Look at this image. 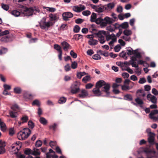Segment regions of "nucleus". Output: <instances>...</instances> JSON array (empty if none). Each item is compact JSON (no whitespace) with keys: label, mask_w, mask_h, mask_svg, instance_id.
Instances as JSON below:
<instances>
[{"label":"nucleus","mask_w":158,"mask_h":158,"mask_svg":"<svg viewBox=\"0 0 158 158\" xmlns=\"http://www.w3.org/2000/svg\"><path fill=\"white\" fill-rule=\"evenodd\" d=\"M95 87L100 89L102 87V91L105 92L106 94L104 96H109L110 94L109 90L110 88V84L106 83L104 80H101L98 81L96 84Z\"/></svg>","instance_id":"1"},{"label":"nucleus","mask_w":158,"mask_h":158,"mask_svg":"<svg viewBox=\"0 0 158 158\" xmlns=\"http://www.w3.org/2000/svg\"><path fill=\"white\" fill-rule=\"evenodd\" d=\"M40 11V10L38 7L34 6L27 8L24 12V14L25 16L28 17L32 16L33 13L35 14L37 13H39Z\"/></svg>","instance_id":"2"},{"label":"nucleus","mask_w":158,"mask_h":158,"mask_svg":"<svg viewBox=\"0 0 158 158\" xmlns=\"http://www.w3.org/2000/svg\"><path fill=\"white\" fill-rule=\"evenodd\" d=\"M31 132L28 128H24L23 131H19L17 135L18 138H27Z\"/></svg>","instance_id":"3"},{"label":"nucleus","mask_w":158,"mask_h":158,"mask_svg":"<svg viewBox=\"0 0 158 158\" xmlns=\"http://www.w3.org/2000/svg\"><path fill=\"white\" fill-rule=\"evenodd\" d=\"M40 24L41 28L42 29H44L46 30H48V27L50 26V21L46 22L45 19H43V20L41 21Z\"/></svg>","instance_id":"4"},{"label":"nucleus","mask_w":158,"mask_h":158,"mask_svg":"<svg viewBox=\"0 0 158 158\" xmlns=\"http://www.w3.org/2000/svg\"><path fill=\"white\" fill-rule=\"evenodd\" d=\"M158 114V110H152L149 115V118L152 119L154 121L158 120V115L156 116L154 115Z\"/></svg>","instance_id":"5"},{"label":"nucleus","mask_w":158,"mask_h":158,"mask_svg":"<svg viewBox=\"0 0 158 158\" xmlns=\"http://www.w3.org/2000/svg\"><path fill=\"white\" fill-rule=\"evenodd\" d=\"M73 10L76 12H80L85 9V7L83 5L74 6L73 7Z\"/></svg>","instance_id":"6"},{"label":"nucleus","mask_w":158,"mask_h":158,"mask_svg":"<svg viewBox=\"0 0 158 158\" xmlns=\"http://www.w3.org/2000/svg\"><path fill=\"white\" fill-rule=\"evenodd\" d=\"M92 92L93 94H94L93 96H96V97H100V96H103L104 95H102V90L101 91L100 89L95 87V88H94L92 90ZM104 95V96H105Z\"/></svg>","instance_id":"7"},{"label":"nucleus","mask_w":158,"mask_h":158,"mask_svg":"<svg viewBox=\"0 0 158 158\" xmlns=\"http://www.w3.org/2000/svg\"><path fill=\"white\" fill-rule=\"evenodd\" d=\"M71 92L73 94H75L78 92L80 90L79 86L77 83L73 84L71 87Z\"/></svg>","instance_id":"8"},{"label":"nucleus","mask_w":158,"mask_h":158,"mask_svg":"<svg viewBox=\"0 0 158 158\" xmlns=\"http://www.w3.org/2000/svg\"><path fill=\"white\" fill-rule=\"evenodd\" d=\"M73 14L70 12H64L62 14L63 19L65 21L69 20V19L73 17Z\"/></svg>","instance_id":"9"},{"label":"nucleus","mask_w":158,"mask_h":158,"mask_svg":"<svg viewBox=\"0 0 158 158\" xmlns=\"http://www.w3.org/2000/svg\"><path fill=\"white\" fill-rule=\"evenodd\" d=\"M54 48L59 53L58 58L59 60H62V54L61 47L58 44H55L54 45Z\"/></svg>","instance_id":"10"},{"label":"nucleus","mask_w":158,"mask_h":158,"mask_svg":"<svg viewBox=\"0 0 158 158\" xmlns=\"http://www.w3.org/2000/svg\"><path fill=\"white\" fill-rule=\"evenodd\" d=\"M114 20L111 18L108 17H106L103 19L102 22V26H105L107 24H110L113 22Z\"/></svg>","instance_id":"11"},{"label":"nucleus","mask_w":158,"mask_h":158,"mask_svg":"<svg viewBox=\"0 0 158 158\" xmlns=\"http://www.w3.org/2000/svg\"><path fill=\"white\" fill-rule=\"evenodd\" d=\"M104 6L105 10L110 11L114 7L115 4L114 2H110Z\"/></svg>","instance_id":"12"},{"label":"nucleus","mask_w":158,"mask_h":158,"mask_svg":"<svg viewBox=\"0 0 158 158\" xmlns=\"http://www.w3.org/2000/svg\"><path fill=\"white\" fill-rule=\"evenodd\" d=\"M99 38L105 37L106 35L108 34V32L106 31H100L97 33L95 34Z\"/></svg>","instance_id":"13"},{"label":"nucleus","mask_w":158,"mask_h":158,"mask_svg":"<svg viewBox=\"0 0 158 158\" xmlns=\"http://www.w3.org/2000/svg\"><path fill=\"white\" fill-rule=\"evenodd\" d=\"M88 95V91L84 89H82L81 91V93L78 95V96L81 98H83L87 97Z\"/></svg>","instance_id":"14"},{"label":"nucleus","mask_w":158,"mask_h":158,"mask_svg":"<svg viewBox=\"0 0 158 158\" xmlns=\"http://www.w3.org/2000/svg\"><path fill=\"white\" fill-rule=\"evenodd\" d=\"M40 152L39 151V149L34 148L32 151L31 155L34 156H38L40 155Z\"/></svg>","instance_id":"15"},{"label":"nucleus","mask_w":158,"mask_h":158,"mask_svg":"<svg viewBox=\"0 0 158 158\" xmlns=\"http://www.w3.org/2000/svg\"><path fill=\"white\" fill-rule=\"evenodd\" d=\"M63 46V49L65 51H67L70 46V45L65 41H63L61 43Z\"/></svg>","instance_id":"16"},{"label":"nucleus","mask_w":158,"mask_h":158,"mask_svg":"<svg viewBox=\"0 0 158 158\" xmlns=\"http://www.w3.org/2000/svg\"><path fill=\"white\" fill-rule=\"evenodd\" d=\"M89 45L91 46H94L97 45L98 43V41L93 39L89 40L88 41Z\"/></svg>","instance_id":"17"},{"label":"nucleus","mask_w":158,"mask_h":158,"mask_svg":"<svg viewBox=\"0 0 158 158\" xmlns=\"http://www.w3.org/2000/svg\"><path fill=\"white\" fill-rule=\"evenodd\" d=\"M139 50V49L137 48L134 50L133 55L135 57L138 58H141V56L140 53L138 51V50Z\"/></svg>","instance_id":"18"},{"label":"nucleus","mask_w":158,"mask_h":158,"mask_svg":"<svg viewBox=\"0 0 158 158\" xmlns=\"http://www.w3.org/2000/svg\"><path fill=\"white\" fill-rule=\"evenodd\" d=\"M40 123L44 125L47 124L48 123V121L44 117H40L39 120Z\"/></svg>","instance_id":"19"},{"label":"nucleus","mask_w":158,"mask_h":158,"mask_svg":"<svg viewBox=\"0 0 158 158\" xmlns=\"http://www.w3.org/2000/svg\"><path fill=\"white\" fill-rule=\"evenodd\" d=\"M105 10L104 9V6L103 5L101 7L98 6L96 12L98 13L103 12Z\"/></svg>","instance_id":"20"},{"label":"nucleus","mask_w":158,"mask_h":158,"mask_svg":"<svg viewBox=\"0 0 158 158\" xmlns=\"http://www.w3.org/2000/svg\"><path fill=\"white\" fill-rule=\"evenodd\" d=\"M9 113L10 117L13 118H16L18 115V113L17 112L12 111H10Z\"/></svg>","instance_id":"21"},{"label":"nucleus","mask_w":158,"mask_h":158,"mask_svg":"<svg viewBox=\"0 0 158 158\" xmlns=\"http://www.w3.org/2000/svg\"><path fill=\"white\" fill-rule=\"evenodd\" d=\"M97 19V15L94 13H93L90 16V21L92 22H94Z\"/></svg>","instance_id":"22"},{"label":"nucleus","mask_w":158,"mask_h":158,"mask_svg":"<svg viewBox=\"0 0 158 158\" xmlns=\"http://www.w3.org/2000/svg\"><path fill=\"white\" fill-rule=\"evenodd\" d=\"M123 34L124 35L130 36L132 34V32L130 30L126 29L123 31Z\"/></svg>","instance_id":"23"},{"label":"nucleus","mask_w":158,"mask_h":158,"mask_svg":"<svg viewBox=\"0 0 158 158\" xmlns=\"http://www.w3.org/2000/svg\"><path fill=\"white\" fill-rule=\"evenodd\" d=\"M97 53H100L101 54L103 55L105 57H107L109 55V53L108 52H106V51L103 52L100 50H98Z\"/></svg>","instance_id":"24"},{"label":"nucleus","mask_w":158,"mask_h":158,"mask_svg":"<svg viewBox=\"0 0 158 158\" xmlns=\"http://www.w3.org/2000/svg\"><path fill=\"white\" fill-rule=\"evenodd\" d=\"M103 21V19H102L101 17H99L96 19L94 22H95L97 24H101V25L102 26Z\"/></svg>","instance_id":"25"},{"label":"nucleus","mask_w":158,"mask_h":158,"mask_svg":"<svg viewBox=\"0 0 158 158\" xmlns=\"http://www.w3.org/2000/svg\"><path fill=\"white\" fill-rule=\"evenodd\" d=\"M139 93H140V94H139L140 97L143 98L145 96V94L143 89H140L137 90V93L138 94Z\"/></svg>","instance_id":"26"},{"label":"nucleus","mask_w":158,"mask_h":158,"mask_svg":"<svg viewBox=\"0 0 158 158\" xmlns=\"http://www.w3.org/2000/svg\"><path fill=\"white\" fill-rule=\"evenodd\" d=\"M132 96L129 94H127L124 96V99L129 101H131L132 100Z\"/></svg>","instance_id":"27"},{"label":"nucleus","mask_w":158,"mask_h":158,"mask_svg":"<svg viewBox=\"0 0 158 158\" xmlns=\"http://www.w3.org/2000/svg\"><path fill=\"white\" fill-rule=\"evenodd\" d=\"M119 56L125 60H127V57L126 56V52L124 51H123L120 53L119 54Z\"/></svg>","instance_id":"28"},{"label":"nucleus","mask_w":158,"mask_h":158,"mask_svg":"<svg viewBox=\"0 0 158 158\" xmlns=\"http://www.w3.org/2000/svg\"><path fill=\"white\" fill-rule=\"evenodd\" d=\"M121 28L123 29H126L128 27V23L127 22H125L122 23L120 24Z\"/></svg>","instance_id":"29"},{"label":"nucleus","mask_w":158,"mask_h":158,"mask_svg":"<svg viewBox=\"0 0 158 158\" xmlns=\"http://www.w3.org/2000/svg\"><path fill=\"white\" fill-rule=\"evenodd\" d=\"M32 152V150L29 148H26L24 150V153L25 155H28V156L30 154L31 155Z\"/></svg>","instance_id":"30"},{"label":"nucleus","mask_w":158,"mask_h":158,"mask_svg":"<svg viewBox=\"0 0 158 158\" xmlns=\"http://www.w3.org/2000/svg\"><path fill=\"white\" fill-rule=\"evenodd\" d=\"M134 50L131 47H128L127 49V53L128 55H133Z\"/></svg>","instance_id":"31"},{"label":"nucleus","mask_w":158,"mask_h":158,"mask_svg":"<svg viewBox=\"0 0 158 158\" xmlns=\"http://www.w3.org/2000/svg\"><path fill=\"white\" fill-rule=\"evenodd\" d=\"M121 38L123 39L124 40L126 41L129 42L131 40V37L130 36H126L124 35L121 37Z\"/></svg>","instance_id":"32"},{"label":"nucleus","mask_w":158,"mask_h":158,"mask_svg":"<svg viewBox=\"0 0 158 158\" xmlns=\"http://www.w3.org/2000/svg\"><path fill=\"white\" fill-rule=\"evenodd\" d=\"M28 120V117L26 115L23 116L21 118V120L22 121V123H26Z\"/></svg>","instance_id":"33"},{"label":"nucleus","mask_w":158,"mask_h":158,"mask_svg":"<svg viewBox=\"0 0 158 158\" xmlns=\"http://www.w3.org/2000/svg\"><path fill=\"white\" fill-rule=\"evenodd\" d=\"M86 73L85 72H79L77 73V76L78 78L80 79Z\"/></svg>","instance_id":"34"},{"label":"nucleus","mask_w":158,"mask_h":158,"mask_svg":"<svg viewBox=\"0 0 158 158\" xmlns=\"http://www.w3.org/2000/svg\"><path fill=\"white\" fill-rule=\"evenodd\" d=\"M46 10L50 12H54L56 10V9L53 7H45L44 8Z\"/></svg>","instance_id":"35"},{"label":"nucleus","mask_w":158,"mask_h":158,"mask_svg":"<svg viewBox=\"0 0 158 158\" xmlns=\"http://www.w3.org/2000/svg\"><path fill=\"white\" fill-rule=\"evenodd\" d=\"M8 51V49L6 48L3 47L0 50V55L4 54L6 53Z\"/></svg>","instance_id":"36"},{"label":"nucleus","mask_w":158,"mask_h":158,"mask_svg":"<svg viewBox=\"0 0 158 158\" xmlns=\"http://www.w3.org/2000/svg\"><path fill=\"white\" fill-rule=\"evenodd\" d=\"M14 92L17 94H19L21 93V89L19 87H16L14 88Z\"/></svg>","instance_id":"37"},{"label":"nucleus","mask_w":158,"mask_h":158,"mask_svg":"<svg viewBox=\"0 0 158 158\" xmlns=\"http://www.w3.org/2000/svg\"><path fill=\"white\" fill-rule=\"evenodd\" d=\"M11 14L15 17H18L20 15V13L17 10H14L11 12Z\"/></svg>","instance_id":"38"},{"label":"nucleus","mask_w":158,"mask_h":158,"mask_svg":"<svg viewBox=\"0 0 158 158\" xmlns=\"http://www.w3.org/2000/svg\"><path fill=\"white\" fill-rule=\"evenodd\" d=\"M66 101V98L64 97L60 98L59 100H58V103L60 104H63L65 103Z\"/></svg>","instance_id":"39"},{"label":"nucleus","mask_w":158,"mask_h":158,"mask_svg":"<svg viewBox=\"0 0 158 158\" xmlns=\"http://www.w3.org/2000/svg\"><path fill=\"white\" fill-rule=\"evenodd\" d=\"M116 41V38H113L112 40L109 43V44L110 46L111 47V48H112V47H113L114 45V43Z\"/></svg>","instance_id":"40"},{"label":"nucleus","mask_w":158,"mask_h":158,"mask_svg":"<svg viewBox=\"0 0 158 158\" xmlns=\"http://www.w3.org/2000/svg\"><path fill=\"white\" fill-rule=\"evenodd\" d=\"M143 149L144 152L147 155H149V154L152 153L153 151L151 149H149L147 148Z\"/></svg>","instance_id":"41"},{"label":"nucleus","mask_w":158,"mask_h":158,"mask_svg":"<svg viewBox=\"0 0 158 158\" xmlns=\"http://www.w3.org/2000/svg\"><path fill=\"white\" fill-rule=\"evenodd\" d=\"M42 142L40 140H37L35 142V146L36 147H39L41 146Z\"/></svg>","instance_id":"42"},{"label":"nucleus","mask_w":158,"mask_h":158,"mask_svg":"<svg viewBox=\"0 0 158 158\" xmlns=\"http://www.w3.org/2000/svg\"><path fill=\"white\" fill-rule=\"evenodd\" d=\"M135 101L139 105H142L143 103V101L139 98H135Z\"/></svg>","instance_id":"43"},{"label":"nucleus","mask_w":158,"mask_h":158,"mask_svg":"<svg viewBox=\"0 0 158 158\" xmlns=\"http://www.w3.org/2000/svg\"><path fill=\"white\" fill-rule=\"evenodd\" d=\"M0 126L1 127V130L2 131L4 132L6 130V124L3 123L1 124H0Z\"/></svg>","instance_id":"44"},{"label":"nucleus","mask_w":158,"mask_h":158,"mask_svg":"<svg viewBox=\"0 0 158 158\" xmlns=\"http://www.w3.org/2000/svg\"><path fill=\"white\" fill-rule=\"evenodd\" d=\"M28 125L29 127L31 129H33L34 127V124L31 120H30L28 122Z\"/></svg>","instance_id":"45"},{"label":"nucleus","mask_w":158,"mask_h":158,"mask_svg":"<svg viewBox=\"0 0 158 158\" xmlns=\"http://www.w3.org/2000/svg\"><path fill=\"white\" fill-rule=\"evenodd\" d=\"M80 29V28L79 26L76 25L73 28V31L74 32L78 33V32Z\"/></svg>","instance_id":"46"},{"label":"nucleus","mask_w":158,"mask_h":158,"mask_svg":"<svg viewBox=\"0 0 158 158\" xmlns=\"http://www.w3.org/2000/svg\"><path fill=\"white\" fill-rule=\"evenodd\" d=\"M150 101L152 103L156 104L157 102V98L154 96H152L151 98Z\"/></svg>","instance_id":"47"},{"label":"nucleus","mask_w":158,"mask_h":158,"mask_svg":"<svg viewBox=\"0 0 158 158\" xmlns=\"http://www.w3.org/2000/svg\"><path fill=\"white\" fill-rule=\"evenodd\" d=\"M122 69L123 70V71L124 70L127 71L128 72H129L131 74H133V71L132 70V69H130L129 67H128L126 69L122 68Z\"/></svg>","instance_id":"48"},{"label":"nucleus","mask_w":158,"mask_h":158,"mask_svg":"<svg viewBox=\"0 0 158 158\" xmlns=\"http://www.w3.org/2000/svg\"><path fill=\"white\" fill-rule=\"evenodd\" d=\"M82 35L79 34L75 35L74 36L75 39L77 40H79L81 38H82Z\"/></svg>","instance_id":"49"},{"label":"nucleus","mask_w":158,"mask_h":158,"mask_svg":"<svg viewBox=\"0 0 158 158\" xmlns=\"http://www.w3.org/2000/svg\"><path fill=\"white\" fill-rule=\"evenodd\" d=\"M121 88L123 90H127L130 89L128 85H121Z\"/></svg>","instance_id":"50"},{"label":"nucleus","mask_w":158,"mask_h":158,"mask_svg":"<svg viewBox=\"0 0 158 158\" xmlns=\"http://www.w3.org/2000/svg\"><path fill=\"white\" fill-rule=\"evenodd\" d=\"M33 105H36L37 106H40V103L39 101L37 99L34 100L32 103Z\"/></svg>","instance_id":"51"},{"label":"nucleus","mask_w":158,"mask_h":158,"mask_svg":"<svg viewBox=\"0 0 158 158\" xmlns=\"http://www.w3.org/2000/svg\"><path fill=\"white\" fill-rule=\"evenodd\" d=\"M107 30L111 32H112L115 30L114 27L113 26V25L107 27Z\"/></svg>","instance_id":"52"},{"label":"nucleus","mask_w":158,"mask_h":158,"mask_svg":"<svg viewBox=\"0 0 158 158\" xmlns=\"http://www.w3.org/2000/svg\"><path fill=\"white\" fill-rule=\"evenodd\" d=\"M77 63L75 61H72V64L71 65V68L73 69H75L77 68Z\"/></svg>","instance_id":"53"},{"label":"nucleus","mask_w":158,"mask_h":158,"mask_svg":"<svg viewBox=\"0 0 158 158\" xmlns=\"http://www.w3.org/2000/svg\"><path fill=\"white\" fill-rule=\"evenodd\" d=\"M2 7L6 11L8 10L9 9V6L8 5L3 3L2 4Z\"/></svg>","instance_id":"54"},{"label":"nucleus","mask_w":158,"mask_h":158,"mask_svg":"<svg viewBox=\"0 0 158 158\" xmlns=\"http://www.w3.org/2000/svg\"><path fill=\"white\" fill-rule=\"evenodd\" d=\"M6 152L5 147L0 146V154H3Z\"/></svg>","instance_id":"55"},{"label":"nucleus","mask_w":158,"mask_h":158,"mask_svg":"<svg viewBox=\"0 0 158 158\" xmlns=\"http://www.w3.org/2000/svg\"><path fill=\"white\" fill-rule=\"evenodd\" d=\"M82 15L85 16H88L91 14V12L88 10L84 11L82 12Z\"/></svg>","instance_id":"56"},{"label":"nucleus","mask_w":158,"mask_h":158,"mask_svg":"<svg viewBox=\"0 0 158 158\" xmlns=\"http://www.w3.org/2000/svg\"><path fill=\"white\" fill-rule=\"evenodd\" d=\"M70 55L74 58H76L77 57V54L74 52L73 50H71L70 53Z\"/></svg>","instance_id":"57"},{"label":"nucleus","mask_w":158,"mask_h":158,"mask_svg":"<svg viewBox=\"0 0 158 158\" xmlns=\"http://www.w3.org/2000/svg\"><path fill=\"white\" fill-rule=\"evenodd\" d=\"M9 40V37L7 36H5L2 37L1 39V40L2 41H4L7 42Z\"/></svg>","instance_id":"58"},{"label":"nucleus","mask_w":158,"mask_h":158,"mask_svg":"<svg viewBox=\"0 0 158 158\" xmlns=\"http://www.w3.org/2000/svg\"><path fill=\"white\" fill-rule=\"evenodd\" d=\"M155 139H148V142L150 145H152L156 144L154 140Z\"/></svg>","instance_id":"59"},{"label":"nucleus","mask_w":158,"mask_h":158,"mask_svg":"<svg viewBox=\"0 0 158 158\" xmlns=\"http://www.w3.org/2000/svg\"><path fill=\"white\" fill-rule=\"evenodd\" d=\"M93 58L95 60H98L100 59L101 58L100 56L98 54H95L92 56Z\"/></svg>","instance_id":"60"},{"label":"nucleus","mask_w":158,"mask_h":158,"mask_svg":"<svg viewBox=\"0 0 158 158\" xmlns=\"http://www.w3.org/2000/svg\"><path fill=\"white\" fill-rule=\"evenodd\" d=\"M121 48V47L118 44L115 46L114 48V51L116 52H118L120 51Z\"/></svg>","instance_id":"61"},{"label":"nucleus","mask_w":158,"mask_h":158,"mask_svg":"<svg viewBox=\"0 0 158 158\" xmlns=\"http://www.w3.org/2000/svg\"><path fill=\"white\" fill-rule=\"evenodd\" d=\"M131 65L132 67L135 68L136 70H138L139 68L138 65L136 64V63L135 62H132L131 63Z\"/></svg>","instance_id":"62"},{"label":"nucleus","mask_w":158,"mask_h":158,"mask_svg":"<svg viewBox=\"0 0 158 158\" xmlns=\"http://www.w3.org/2000/svg\"><path fill=\"white\" fill-rule=\"evenodd\" d=\"M9 134L10 136H12L15 134V131L13 128H10L9 131Z\"/></svg>","instance_id":"63"},{"label":"nucleus","mask_w":158,"mask_h":158,"mask_svg":"<svg viewBox=\"0 0 158 158\" xmlns=\"http://www.w3.org/2000/svg\"><path fill=\"white\" fill-rule=\"evenodd\" d=\"M146 82V80L145 78L142 77L140 78L139 81V84H143Z\"/></svg>","instance_id":"64"}]
</instances>
